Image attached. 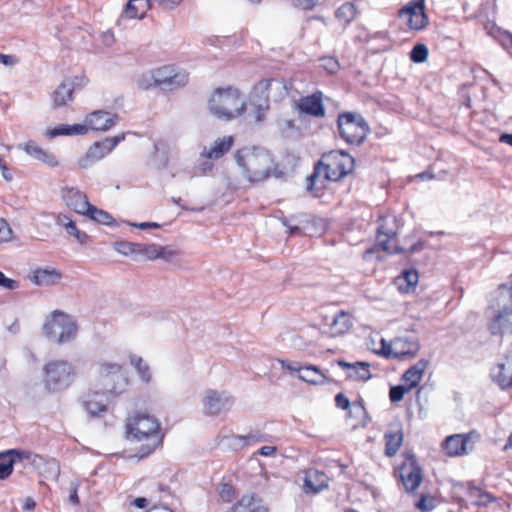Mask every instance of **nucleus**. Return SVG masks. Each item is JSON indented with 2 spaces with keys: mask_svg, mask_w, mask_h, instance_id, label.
Here are the masks:
<instances>
[{
  "mask_svg": "<svg viewBox=\"0 0 512 512\" xmlns=\"http://www.w3.org/2000/svg\"><path fill=\"white\" fill-rule=\"evenodd\" d=\"M234 487L230 484L224 483L219 490V496L225 502H230L234 497Z\"/></svg>",
  "mask_w": 512,
  "mask_h": 512,
  "instance_id": "nucleus-54",
  "label": "nucleus"
},
{
  "mask_svg": "<svg viewBox=\"0 0 512 512\" xmlns=\"http://www.w3.org/2000/svg\"><path fill=\"white\" fill-rule=\"evenodd\" d=\"M7 455H10L13 459V463L17 462H29L33 465H38V461H43V457L33 454L28 450L10 449L6 451Z\"/></svg>",
  "mask_w": 512,
  "mask_h": 512,
  "instance_id": "nucleus-37",
  "label": "nucleus"
},
{
  "mask_svg": "<svg viewBox=\"0 0 512 512\" xmlns=\"http://www.w3.org/2000/svg\"><path fill=\"white\" fill-rule=\"evenodd\" d=\"M337 127L340 137L350 145H361L370 132L364 117L357 112L339 113Z\"/></svg>",
  "mask_w": 512,
  "mask_h": 512,
  "instance_id": "nucleus-7",
  "label": "nucleus"
},
{
  "mask_svg": "<svg viewBox=\"0 0 512 512\" xmlns=\"http://www.w3.org/2000/svg\"><path fill=\"white\" fill-rule=\"evenodd\" d=\"M261 505L259 502H255L253 496H244L242 499L235 505H233L227 512H235L238 506H245L249 511L252 507Z\"/></svg>",
  "mask_w": 512,
  "mask_h": 512,
  "instance_id": "nucleus-52",
  "label": "nucleus"
},
{
  "mask_svg": "<svg viewBox=\"0 0 512 512\" xmlns=\"http://www.w3.org/2000/svg\"><path fill=\"white\" fill-rule=\"evenodd\" d=\"M10 455L6 454V451L0 453V479L4 480L8 478L13 471V459Z\"/></svg>",
  "mask_w": 512,
  "mask_h": 512,
  "instance_id": "nucleus-43",
  "label": "nucleus"
},
{
  "mask_svg": "<svg viewBox=\"0 0 512 512\" xmlns=\"http://www.w3.org/2000/svg\"><path fill=\"white\" fill-rule=\"evenodd\" d=\"M399 477L408 493L414 492L422 482V469L415 456L410 455L399 467Z\"/></svg>",
  "mask_w": 512,
  "mask_h": 512,
  "instance_id": "nucleus-13",
  "label": "nucleus"
},
{
  "mask_svg": "<svg viewBox=\"0 0 512 512\" xmlns=\"http://www.w3.org/2000/svg\"><path fill=\"white\" fill-rule=\"evenodd\" d=\"M326 325L331 337L343 335L352 327L351 316L344 311H339L332 317L331 322H327Z\"/></svg>",
  "mask_w": 512,
  "mask_h": 512,
  "instance_id": "nucleus-26",
  "label": "nucleus"
},
{
  "mask_svg": "<svg viewBox=\"0 0 512 512\" xmlns=\"http://www.w3.org/2000/svg\"><path fill=\"white\" fill-rule=\"evenodd\" d=\"M490 377L500 389L512 388V349L491 368Z\"/></svg>",
  "mask_w": 512,
  "mask_h": 512,
  "instance_id": "nucleus-16",
  "label": "nucleus"
},
{
  "mask_svg": "<svg viewBox=\"0 0 512 512\" xmlns=\"http://www.w3.org/2000/svg\"><path fill=\"white\" fill-rule=\"evenodd\" d=\"M415 506L421 511H431L435 507L433 499L424 494L420 496V499L416 502Z\"/></svg>",
  "mask_w": 512,
  "mask_h": 512,
  "instance_id": "nucleus-53",
  "label": "nucleus"
},
{
  "mask_svg": "<svg viewBox=\"0 0 512 512\" xmlns=\"http://www.w3.org/2000/svg\"><path fill=\"white\" fill-rule=\"evenodd\" d=\"M145 0H129L128 3L125 5V8L121 14L122 18H128V19H142L144 18V11L139 13V7L134 4V2H143Z\"/></svg>",
  "mask_w": 512,
  "mask_h": 512,
  "instance_id": "nucleus-42",
  "label": "nucleus"
},
{
  "mask_svg": "<svg viewBox=\"0 0 512 512\" xmlns=\"http://www.w3.org/2000/svg\"><path fill=\"white\" fill-rule=\"evenodd\" d=\"M56 224L58 226L64 227L67 234L73 236L79 244L83 245L87 243L89 239L87 233L79 230L76 226L75 221H73L66 214H59L56 218Z\"/></svg>",
  "mask_w": 512,
  "mask_h": 512,
  "instance_id": "nucleus-30",
  "label": "nucleus"
},
{
  "mask_svg": "<svg viewBox=\"0 0 512 512\" xmlns=\"http://www.w3.org/2000/svg\"><path fill=\"white\" fill-rule=\"evenodd\" d=\"M389 240L390 239H388V238H385L384 240H382L378 236L377 243L373 247H371L365 251L364 258L367 259L369 255L373 254L377 250H382L384 252L390 253Z\"/></svg>",
  "mask_w": 512,
  "mask_h": 512,
  "instance_id": "nucleus-50",
  "label": "nucleus"
},
{
  "mask_svg": "<svg viewBox=\"0 0 512 512\" xmlns=\"http://www.w3.org/2000/svg\"><path fill=\"white\" fill-rule=\"evenodd\" d=\"M337 364L343 369H348L347 377L354 380L367 381L372 375L369 370L370 364L367 362L349 363L344 360H338Z\"/></svg>",
  "mask_w": 512,
  "mask_h": 512,
  "instance_id": "nucleus-24",
  "label": "nucleus"
},
{
  "mask_svg": "<svg viewBox=\"0 0 512 512\" xmlns=\"http://www.w3.org/2000/svg\"><path fill=\"white\" fill-rule=\"evenodd\" d=\"M280 91L281 95L288 94V88L283 79H262L255 84L251 93V104L255 108V120L261 122L264 112L269 108V90Z\"/></svg>",
  "mask_w": 512,
  "mask_h": 512,
  "instance_id": "nucleus-10",
  "label": "nucleus"
},
{
  "mask_svg": "<svg viewBox=\"0 0 512 512\" xmlns=\"http://www.w3.org/2000/svg\"><path fill=\"white\" fill-rule=\"evenodd\" d=\"M385 455L388 457L394 456L403 442V432L401 428L394 431L385 433Z\"/></svg>",
  "mask_w": 512,
  "mask_h": 512,
  "instance_id": "nucleus-34",
  "label": "nucleus"
},
{
  "mask_svg": "<svg viewBox=\"0 0 512 512\" xmlns=\"http://www.w3.org/2000/svg\"><path fill=\"white\" fill-rule=\"evenodd\" d=\"M19 149L24 150L32 158L43 162L50 167H56L59 165V161L56 156L48 151L42 149L35 141H28L24 144H20Z\"/></svg>",
  "mask_w": 512,
  "mask_h": 512,
  "instance_id": "nucleus-21",
  "label": "nucleus"
},
{
  "mask_svg": "<svg viewBox=\"0 0 512 512\" xmlns=\"http://www.w3.org/2000/svg\"><path fill=\"white\" fill-rule=\"evenodd\" d=\"M85 216L94 220L95 222L103 225L114 226L116 225L115 219L107 211L97 208L91 205Z\"/></svg>",
  "mask_w": 512,
  "mask_h": 512,
  "instance_id": "nucleus-40",
  "label": "nucleus"
},
{
  "mask_svg": "<svg viewBox=\"0 0 512 512\" xmlns=\"http://www.w3.org/2000/svg\"><path fill=\"white\" fill-rule=\"evenodd\" d=\"M62 198L70 209L81 215H85L92 205L89 203L86 194L74 187L63 188Z\"/></svg>",
  "mask_w": 512,
  "mask_h": 512,
  "instance_id": "nucleus-19",
  "label": "nucleus"
},
{
  "mask_svg": "<svg viewBox=\"0 0 512 512\" xmlns=\"http://www.w3.org/2000/svg\"><path fill=\"white\" fill-rule=\"evenodd\" d=\"M98 377L104 391L89 392L83 399V407L92 417L99 416L107 411L106 392L114 395L119 394L128 383L122 366L118 363H100Z\"/></svg>",
  "mask_w": 512,
  "mask_h": 512,
  "instance_id": "nucleus-2",
  "label": "nucleus"
},
{
  "mask_svg": "<svg viewBox=\"0 0 512 512\" xmlns=\"http://www.w3.org/2000/svg\"><path fill=\"white\" fill-rule=\"evenodd\" d=\"M130 363L136 369L139 377L145 383H149L151 380L150 368L143 359L137 355L130 356Z\"/></svg>",
  "mask_w": 512,
  "mask_h": 512,
  "instance_id": "nucleus-41",
  "label": "nucleus"
},
{
  "mask_svg": "<svg viewBox=\"0 0 512 512\" xmlns=\"http://www.w3.org/2000/svg\"><path fill=\"white\" fill-rule=\"evenodd\" d=\"M232 440L235 443V445H239L241 447L250 445L256 442L262 441V435L259 434H248V435H235L232 436Z\"/></svg>",
  "mask_w": 512,
  "mask_h": 512,
  "instance_id": "nucleus-47",
  "label": "nucleus"
},
{
  "mask_svg": "<svg viewBox=\"0 0 512 512\" xmlns=\"http://www.w3.org/2000/svg\"><path fill=\"white\" fill-rule=\"evenodd\" d=\"M45 335L53 342L63 344L76 337V321L68 314L54 311L43 326Z\"/></svg>",
  "mask_w": 512,
  "mask_h": 512,
  "instance_id": "nucleus-8",
  "label": "nucleus"
},
{
  "mask_svg": "<svg viewBox=\"0 0 512 512\" xmlns=\"http://www.w3.org/2000/svg\"><path fill=\"white\" fill-rule=\"evenodd\" d=\"M204 412L207 415H219L227 413L233 406L235 400L226 391L208 389L203 398Z\"/></svg>",
  "mask_w": 512,
  "mask_h": 512,
  "instance_id": "nucleus-12",
  "label": "nucleus"
},
{
  "mask_svg": "<svg viewBox=\"0 0 512 512\" xmlns=\"http://www.w3.org/2000/svg\"><path fill=\"white\" fill-rule=\"evenodd\" d=\"M277 448L275 446H263L258 450V454L261 456H271L275 454Z\"/></svg>",
  "mask_w": 512,
  "mask_h": 512,
  "instance_id": "nucleus-63",
  "label": "nucleus"
},
{
  "mask_svg": "<svg viewBox=\"0 0 512 512\" xmlns=\"http://www.w3.org/2000/svg\"><path fill=\"white\" fill-rule=\"evenodd\" d=\"M466 496L469 502L475 506H485L494 500L490 493L470 483L466 485Z\"/></svg>",
  "mask_w": 512,
  "mask_h": 512,
  "instance_id": "nucleus-33",
  "label": "nucleus"
},
{
  "mask_svg": "<svg viewBox=\"0 0 512 512\" xmlns=\"http://www.w3.org/2000/svg\"><path fill=\"white\" fill-rule=\"evenodd\" d=\"M428 48L425 44H416L411 52L410 59L414 63H423L428 57Z\"/></svg>",
  "mask_w": 512,
  "mask_h": 512,
  "instance_id": "nucleus-46",
  "label": "nucleus"
},
{
  "mask_svg": "<svg viewBox=\"0 0 512 512\" xmlns=\"http://www.w3.org/2000/svg\"><path fill=\"white\" fill-rule=\"evenodd\" d=\"M348 417L356 420L353 427L365 426L370 420L362 400L352 402L351 407L348 409Z\"/></svg>",
  "mask_w": 512,
  "mask_h": 512,
  "instance_id": "nucleus-35",
  "label": "nucleus"
},
{
  "mask_svg": "<svg viewBox=\"0 0 512 512\" xmlns=\"http://www.w3.org/2000/svg\"><path fill=\"white\" fill-rule=\"evenodd\" d=\"M355 166L354 158L343 150L330 151L319 161L313 173L307 177V190L320 197L318 191L324 187V180L339 181L349 173Z\"/></svg>",
  "mask_w": 512,
  "mask_h": 512,
  "instance_id": "nucleus-3",
  "label": "nucleus"
},
{
  "mask_svg": "<svg viewBox=\"0 0 512 512\" xmlns=\"http://www.w3.org/2000/svg\"><path fill=\"white\" fill-rule=\"evenodd\" d=\"M356 13V6L352 2H346L336 10L335 17L343 26H348L354 20Z\"/></svg>",
  "mask_w": 512,
  "mask_h": 512,
  "instance_id": "nucleus-39",
  "label": "nucleus"
},
{
  "mask_svg": "<svg viewBox=\"0 0 512 512\" xmlns=\"http://www.w3.org/2000/svg\"><path fill=\"white\" fill-rule=\"evenodd\" d=\"M425 246V242L423 241H418L416 243H414L413 245H411L408 249H407V254H414V253H417V252H420Z\"/></svg>",
  "mask_w": 512,
  "mask_h": 512,
  "instance_id": "nucleus-64",
  "label": "nucleus"
},
{
  "mask_svg": "<svg viewBox=\"0 0 512 512\" xmlns=\"http://www.w3.org/2000/svg\"><path fill=\"white\" fill-rule=\"evenodd\" d=\"M12 238V229L8 222L4 219H0V242H7Z\"/></svg>",
  "mask_w": 512,
  "mask_h": 512,
  "instance_id": "nucleus-55",
  "label": "nucleus"
},
{
  "mask_svg": "<svg viewBox=\"0 0 512 512\" xmlns=\"http://www.w3.org/2000/svg\"><path fill=\"white\" fill-rule=\"evenodd\" d=\"M0 287L7 290H15L19 287V284L16 280L6 277L5 274L0 271Z\"/></svg>",
  "mask_w": 512,
  "mask_h": 512,
  "instance_id": "nucleus-57",
  "label": "nucleus"
},
{
  "mask_svg": "<svg viewBox=\"0 0 512 512\" xmlns=\"http://www.w3.org/2000/svg\"><path fill=\"white\" fill-rule=\"evenodd\" d=\"M410 389L406 385L392 386L389 391V398L392 403L400 402L405 393L409 392Z\"/></svg>",
  "mask_w": 512,
  "mask_h": 512,
  "instance_id": "nucleus-48",
  "label": "nucleus"
},
{
  "mask_svg": "<svg viewBox=\"0 0 512 512\" xmlns=\"http://www.w3.org/2000/svg\"><path fill=\"white\" fill-rule=\"evenodd\" d=\"M295 109L301 115H308L315 118H322L326 115L323 103V93L316 91L311 95L300 97L295 102Z\"/></svg>",
  "mask_w": 512,
  "mask_h": 512,
  "instance_id": "nucleus-15",
  "label": "nucleus"
},
{
  "mask_svg": "<svg viewBox=\"0 0 512 512\" xmlns=\"http://www.w3.org/2000/svg\"><path fill=\"white\" fill-rule=\"evenodd\" d=\"M73 365L67 360H51L43 367V385L48 392H61L74 382Z\"/></svg>",
  "mask_w": 512,
  "mask_h": 512,
  "instance_id": "nucleus-6",
  "label": "nucleus"
},
{
  "mask_svg": "<svg viewBox=\"0 0 512 512\" xmlns=\"http://www.w3.org/2000/svg\"><path fill=\"white\" fill-rule=\"evenodd\" d=\"M327 475L319 470L310 469L306 472L304 478V488L306 492L319 493L328 487Z\"/></svg>",
  "mask_w": 512,
  "mask_h": 512,
  "instance_id": "nucleus-22",
  "label": "nucleus"
},
{
  "mask_svg": "<svg viewBox=\"0 0 512 512\" xmlns=\"http://www.w3.org/2000/svg\"><path fill=\"white\" fill-rule=\"evenodd\" d=\"M0 169L2 172V176L6 181H11L13 179L12 173L9 171L7 165L3 161V159L0 157Z\"/></svg>",
  "mask_w": 512,
  "mask_h": 512,
  "instance_id": "nucleus-62",
  "label": "nucleus"
},
{
  "mask_svg": "<svg viewBox=\"0 0 512 512\" xmlns=\"http://www.w3.org/2000/svg\"><path fill=\"white\" fill-rule=\"evenodd\" d=\"M118 116L105 110H97L87 115L85 126L87 130L108 131L117 123Z\"/></svg>",
  "mask_w": 512,
  "mask_h": 512,
  "instance_id": "nucleus-17",
  "label": "nucleus"
},
{
  "mask_svg": "<svg viewBox=\"0 0 512 512\" xmlns=\"http://www.w3.org/2000/svg\"><path fill=\"white\" fill-rule=\"evenodd\" d=\"M158 248L160 249L157 252V254H159L158 259L169 260L174 255V251L169 246L158 245Z\"/></svg>",
  "mask_w": 512,
  "mask_h": 512,
  "instance_id": "nucleus-60",
  "label": "nucleus"
},
{
  "mask_svg": "<svg viewBox=\"0 0 512 512\" xmlns=\"http://www.w3.org/2000/svg\"><path fill=\"white\" fill-rule=\"evenodd\" d=\"M138 243L128 241H117L113 243V248L119 254L128 256L136 254Z\"/></svg>",
  "mask_w": 512,
  "mask_h": 512,
  "instance_id": "nucleus-45",
  "label": "nucleus"
},
{
  "mask_svg": "<svg viewBox=\"0 0 512 512\" xmlns=\"http://www.w3.org/2000/svg\"><path fill=\"white\" fill-rule=\"evenodd\" d=\"M492 335L512 334V304L504 305L488 325Z\"/></svg>",
  "mask_w": 512,
  "mask_h": 512,
  "instance_id": "nucleus-18",
  "label": "nucleus"
},
{
  "mask_svg": "<svg viewBox=\"0 0 512 512\" xmlns=\"http://www.w3.org/2000/svg\"><path fill=\"white\" fill-rule=\"evenodd\" d=\"M469 442V436L463 434H454L448 436L443 444V450L449 456H459L466 453V447Z\"/></svg>",
  "mask_w": 512,
  "mask_h": 512,
  "instance_id": "nucleus-25",
  "label": "nucleus"
},
{
  "mask_svg": "<svg viewBox=\"0 0 512 512\" xmlns=\"http://www.w3.org/2000/svg\"><path fill=\"white\" fill-rule=\"evenodd\" d=\"M75 83L72 79H65L52 93V105L59 108L73 100Z\"/></svg>",
  "mask_w": 512,
  "mask_h": 512,
  "instance_id": "nucleus-23",
  "label": "nucleus"
},
{
  "mask_svg": "<svg viewBox=\"0 0 512 512\" xmlns=\"http://www.w3.org/2000/svg\"><path fill=\"white\" fill-rule=\"evenodd\" d=\"M183 0H145L144 5L152 8L153 3H158L163 9L171 10L177 7Z\"/></svg>",
  "mask_w": 512,
  "mask_h": 512,
  "instance_id": "nucleus-49",
  "label": "nucleus"
},
{
  "mask_svg": "<svg viewBox=\"0 0 512 512\" xmlns=\"http://www.w3.org/2000/svg\"><path fill=\"white\" fill-rule=\"evenodd\" d=\"M234 159L241 175L252 184L270 177L281 178L284 174L271 153L261 147L241 148L235 152Z\"/></svg>",
  "mask_w": 512,
  "mask_h": 512,
  "instance_id": "nucleus-1",
  "label": "nucleus"
},
{
  "mask_svg": "<svg viewBox=\"0 0 512 512\" xmlns=\"http://www.w3.org/2000/svg\"><path fill=\"white\" fill-rule=\"evenodd\" d=\"M40 469V474L47 479L57 480L60 475V465L59 462L53 458L43 461H38V465H36Z\"/></svg>",
  "mask_w": 512,
  "mask_h": 512,
  "instance_id": "nucleus-36",
  "label": "nucleus"
},
{
  "mask_svg": "<svg viewBox=\"0 0 512 512\" xmlns=\"http://www.w3.org/2000/svg\"><path fill=\"white\" fill-rule=\"evenodd\" d=\"M394 350V341L390 344L386 343L385 340H382V348H381V351L380 353L385 356L386 358H393L394 359V354H392V352L390 353L389 351H393Z\"/></svg>",
  "mask_w": 512,
  "mask_h": 512,
  "instance_id": "nucleus-61",
  "label": "nucleus"
},
{
  "mask_svg": "<svg viewBox=\"0 0 512 512\" xmlns=\"http://www.w3.org/2000/svg\"><path fill=\"white\" fill-rule=\"evenodd\" d=\"M234 139L232 136H225L223 138H218L215 140L211 149L206 150L201 153L203 157L206 159H219L223 157L233 146Z\"/></svg>",
  "mask_w": 512,
  "mask_h": 512,
  "instance_id": "nucleus-29",
  "label": "nucleus"
},
{
  "mask_svg": "<svg viewBox=\"0 0 512 512\" xmlns=\"http://www.w3.org/2000/svg\"><path fill=\"white\" fill-rule=\"evenodd\" d=\"M125 133L116 135L113 137H106L101 141H97L92 144L86 154L78 160V166L82 169H86L93 163L101 160L122 141L125 140Z\"/></svg>",
  "mask_w": 512,
  "mask_h": 512,
  "instance_id": "nucleus-11",
  "label": "nucleus"
},
{
  "mask_svg": "<svg viewBox=\"0 0 512 512\" xmlns=\"http://www.w3.org/2000/svg\"><path fill=\"white\" fill-rule=\"evenodd\" d=\"M335 404L342 410H348L352 405L350 400L343 393H338L335 396Z\"/></svg>",
  "mask_w": 512,
  "mask_h": 512,
  "instance_id": "nucleus-59",
  "label": "nucleus"
},
{
  "mask_svg": "<svg viewBox=\"0 0 512 512\" xmlns=\"http://www.w3.org/2000/svg\"><path fill=\"white\" fill-rule=\"evenodd\" d=\"M245 101L238 89L228 87L216 89L209 101V109L217 118L231 120L240 116L245 110Z\"/></svg>",
  "mask_w": 512,
  "mask_h": 512,
  "instance_id": "nucleus-5",
  "label": "nucleus"
},
{
  "mask_svg": "<svg viewBox=\"0 0 512 512\" xmlns=\"http://www.w3.org/2000/svg\"><path fill=\"white\" fill-rule=\"evenodd\" d=\"M321 62L322 67L330 74H335L340 69L339 62L334 57H323Z\"/></svg>",
  "mask_w": 512,
  "mask_h": 512,
  "instance_id": "nucleus-51",
  "label": "nucleus"
},
{
  "mask_svg": "<svg viewBox=\"0 0 512 512\" xmlns=\"http://www.w3.org/2000/svg\"><path fill=\"white\" fill-rule=\"evenodd\" d=\"M420 349V344L415 336H403L394 340V359L414 357ZM391 353V351H389Z\"/></svg>",
  "mask_w": 512,
  "mask_h": 512,
  "instance_id": "nucleus-20",
  "label": "nucleus"
},
{
  "mask_svg": "<svg viewBox=\"0 0 512 512\" xmlns=\"http://www.w3.org/2000/svg\"><path fill=\"white\" fill-rule=\"evenodd\" d=\"M87 133V126L83 124H61L52 129H48L45 136L49 139L58 136L83 135Z\"/></svg>",
  "mask_w": 512,
  "mask_h": 512,
  "instance_id": "nucleus-31",
  "label": "nucleus"
},
{
  "mask_svg": "<svg viewBox=\"0 0 512 512\" xmlns=\"http://www.w3.org/2000/svg\"><path fill=\"white\" fill-rule=\"evenodd\" d=\"M298 378L313 385H323L328 383V378L325 374L314 365L302 367L299 370Z\"/></svg>",
  "mask_w": 512,
  "mask_h": 512,
  "instance_id": "nucleus-32",
  "label": "nucleus"
},
{
  "mask_svg": "<svg viewBox=\"0 0 512 512\" xmlns=\"http://www.w3.org/2000/svg\"><path fill=\"white\" fill-rule=\"evenodd\" d=\"M79 487H80V483L78 481L71 482L69 501L74 505H78L80 503L79 496H78Z\"/></svg>",
  "mask_w": 512,
  "mask_h": 512,
  "instance_id": "nucleus-58",
  "label": "nucleus"
},
{
  "mask_svg": "<svg viewBox=\"0 0 512 512\" xmlns=\"http://www.w3.org/2000/svg\"><path fill=\"white\" fill-rule=\"evenodd\" d=\"M159 250L158 244L146 245L138 243L136 254L143 255L148 260H155L159 258V254H157Z\"/></svg>",
  "mask_w": 512,
  "mask_h": 512,
  "instance_id": "nucleus-44",
  "label": "nucleus"
},
{
  "mask_svg": "<svg viewBox=\"0 0 512 512\" xmlns=\"http://www.w3.org/2000/svg\"><path fill=\"white\" fill-rule=\"evenodd\" d=\"M418 280L419 275L415 269L405 270L402 276L397 278L399 288L407 293L415 289Z\"/></svg>",
  "mask_w": 512,
  "mask_h": 512,
  "instance_id": "nucleus-38",
  "label": "nucleus"
},
{
  "mask_svg": "<svg viewBox=\"0 0 512 512\" xmlns=\"http://www.w3.org/2000/svg\"><path fill=\"white\" fill-rule=\"evenodd\" d=\"M126 438L130 441L144 442L138 449L139 458L147 457L162 444L160 423L146 413H137L126 422Z\"/></svg>",
  "mask_w": 512,
  "mask_h": 512,
  "instance_id": "nucleus-4",
  "label": "nucleus"
},
{
  "mask_svg": "<svg viewBox=\"0 0 512 512\" xmlns=\"http://www.w3.org/2000/svg\"><path fill=\"white\" fill-rule=\"evenodd\" d=\"M429 361L426 359H420L416 364L411 366L405 371L402 379L406 382L408 389H413L420 383L423 374L428 367Z\"/></svg>",
  "mask_w": 512,
  "mask_h": 512,
  "instance_id": "nucleus-28",
  "label": "nucleus"
},
{
  "mask_svg": "<svg viewBox=\"0 0 512 512\" xmlns=\"http://www.w3.org/2000/svg\"><path fill=\"white\" fill-rule=\"evenodd\" d=\"M188 81V74L185 71H176L172 66H164L144 74L139 81V87L148 89L151 85L163 89H174L184 86Z\"/></svg>",
  "mask_w": 512,
  "mask_h": 512,
  "instance_id": "nucleus-9",
  "label": "nucleus"
},
{
  "mask_svg": "<svg viewBox=\"0 0 512 512\" xmlns=\"http://www.w3.org/2000/svg\"><path fill=\"white\" fill-rule=\"evenodd\" d=\"M399 17H408V26L412 30H422L428 25L425 13V0H412L399 10Z\"/></svg>",
  "mask_w": 512,
  "mask_h": 512,
  "instance_id": "nucleus-14",
  "label": "nucleus"
},
{
  "mask_svg": "<svg viewBox=\"0 0 512 512\" xmlns=\"http://www.w3.org/2000/svg\"><path fill=\"white\" fill-rule=\"evenodd\" d=\"M292 5L306 11L313 10L319 0H290Z\"/></svg>",
  "mask_w": 512,
  "mask_h": 512,
  "instance_id": "nucleus-56",
  "label": "nucleus"
},
{
  "mask_svg": "<svg viewBox=\"0 0 512 512\" xmlns=\"http://www.w3.org/2000/svg\"><path fill=\"white\" fill-rule=\"evenodd\" d=\"M62 273L54 268H37L34 270L31 281L38 286H50L58 283Z\"/></svg>",
  "mask_w": 512,
  "mask_h": 512,
  "instance_id": "nucleus-27",
  "label": "nucleus"
}]
</instances>
